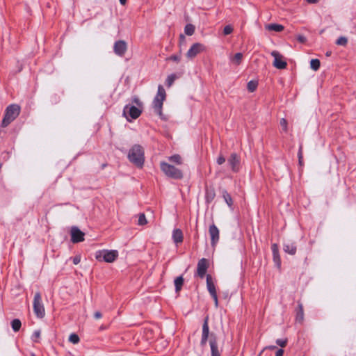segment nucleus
<instances>
[{"mask_svg":"<svg viewBox=\"0 0 356 356\" xmlns=\"http://www.w3.org/2000/svg\"><path fill=\"white\" fill-rule=\"evenodd\" d=\"M128 159L136 166L142 168L145 161L143 147L139 145H134L129 151Z\"/></svg>","mask_w":356,"mask_h":356,"instance_id":"f257e3e1","label":"nucleus"},{"mask_svg":"<svg viewBox=\"0 0 356 356\" xmlns=\"http://www.w3.org/2000/svg\"><path fill=\"white\" fill-rule=\"evenodd\" d=\"M166 97V93L164 88L162 85H159L157 94L154 98L152 106L154 112L159 115L161 118L163 116L162 108L163 102Z\"/></svg>","mask_w":356,"mask_h":356,"instance_id":"f03ea898","label":"nucleus"},{"mask_svg":"<svg viewBox=\"0 0 356 356\" xmlns=\"http://www.w3.org/2000/svg\"><path fill=\"white\" fill-rule=\"evenodd\" d=\"M20 107L17 104L9 105L6 111L3 118L1 126L6 127L8 126L19 114Z\"/></svg>","mask_w":356,"mask_h":356,"instance_id":"7ed1b4c3","label":"nucleus"},{"mask_svg":"<svg viewBox=\"0 0 356 356\" xmlns=\"http://www.w3.org/2000/svg\"><path fill=\"white\" fill-rule=\"evenodd\" d=\"M160 168L161 171L168 177L175 179H180L183 177V173L181 170L165 161L160 163Z\"/></svg>","mask_w":356,"mask_h":356,"instance_id":"20e7f679","label":"nucleus"},{"mask_svg":"<svg viewBox=\"0 0 356 356\" xmlns=\"http://www.w3.org/2000/svg\"><path fill=\"white\" fill-rule=\"evenodd\" d=\"M95 259L99 261L112 263L118 257V252L115 250H102L95 252Z\"/></svg>","mask_w":356,"mask_h":356,"instance_id":"39448f33","label":"nucleus"},{"mask_svg":"<svg viewBox=\"0 0 356 356\" xmlns=\"http://www.w3.org/2000/svg\"><path fill=\"white\" fill-rule=\"evenodd\" d=\"M33 307L34 314L38 318H42L44 316L45 310L40 292H36L34 295Z\"/></svg>","mask_w":356,"mask_h":356,"instance_id":"423d86ee","label":"nucleus"},{"mask_svg":"<svg viewBox=\"0 0 356 356\" xmlns=\"http://www.w3.org/2000/svg\"><path fill=\"white\" fill-rule=\"evenodd\" d=\"M142 113V110L135 106L126 105L123 108V115L128 121L137 119Z\"/></svg>","mask_w":356,"mask_h":356,"instance_id":"0eeeda50","label":"nucleus"},{"mask_svg":"<svg viewBox=\"0 0 356 356\" xmlns=\"http://www.w3.org/2000/svg\"><path fill=\"white\" fill-rule=\"evenodd\" d=\"M271 56L274 58L273 66L277 69H285L287 66L286 62L283 59V56L277 51H273Z\"/></svg>","mask_w":356,"mask_h":356,"instance_id":"6e6552de","label":"nucleus"},{"mask_svg":"<svg viewBox=\"0 0 356 356\" xmlns=\"http://www.w3.org/2000/svg\"><path fill=\"white\" fill-rule=\"evenodd\" d=\"M204 50L205 47L204 44L199 42L194 43L187 51L186 57L189 59H192Z\"/></svg>","mask_w":356,"mask_h":356,"instance_id":"1a4fd4ad","label":"nucleus"},{"mask_svg":"<svg viewBox=\"0 0 356 356\" xmlns=\"http://www.w3.org/2000/svg\"><path fill=\"white\" fill-rule=\"evenodd\" d=\"M228 164L232 172H238L241 168L240 156L236 153L231 154L229 158L228 159Z\"/></svg>","mask_w":356,"mask_h":356,"instance_id":"9d476101","label":"nucleus"},{"mask_svg":"<svg viewBox=\"0 0 356 356\" xmlns=\"http://www.w3.org/2000/svg\"><path fill=\"white\" fill-rule=\"evenodd\" d=\"M209 263L207 259L202 258L199 260L197 266V275L200 278H204L206 275Z\"/></svg>","mask_w":356,"mask_h":356,"instance_id":"9b49d317","label":"nucleus"},{"mask_svg":"<svg viewBox=\"0 0 356 356\" xmlns=\"http://www.w3.org/2000/svg\"><path fill=\"white\" fill-rule=\"evenodd\" d=\"M71 241L74 243H77L84 241V233L78 227H72L71 228Z\"/></svg>","mask_w":356,"mask_h":356,"instance_id":"f8f14e48","label":"nucleus"},{"mask_svg":"<svg viewBox=\"0 0 356 356\" xmlns=\"http://www.w3.org/2000/svg\"><path fill=\"white\" fill-rule=\"evenodd\" d=\"M127 45L124 40H118L114 43L113 51L119 56H123L127 51Z\"/></svg>","mask_w":356,"mask_h":356,"instance_id":"ddd939ff","label":"nucleus"},{"mask_svg":"<svg viewBox=\"0 0 356 356\" xmlns=\"http://www.w3.org/2000/svg\"><path fill=\"white\" fill-rule=\"evenodd\" d=\"M209 233L211 236V243L213 247H215L219 241V229L214 225L209 226Z\"/></svg>","mask_w":356,"mask_h":356,"instance_id":"4468645a","label":"nucleus"},{"mask_svg":"<svg viewBox=\"0 0 356 356\" xmlns=\"http://www.w3.org/2000/svg\"><path fill=\"white\" fill-rule=\"evenodd\" d=\"M271 250L273 252V261L275 262V266L277 268H280L281 266V259L279 254L278 245L276 243H273L271 246Z\"/></svg>","mask_w":356,"mask_h":356,"instance_id":"2eb2a0df","label":"nucleus"},{"mask_svg":"<svg viewBox=\"0 0 356 356\" xmlns=\"http://www.w3.org/2000/svg\"><path fill=\"white\" fill-rule=\"evenodd\" d=\"M283 250L285 252L293 255L296 252V245L293 241H286L284 243Z\"/></svg>","mask_w":356,"mask_h":356,"instance_id":"dca6fc26","label":"nucleus"},{"mask_svg":"<svg viewBox=\"0 0 356 356\" xmlns=\"http://www.w3.org/2000/svg\"><path fill=\"white\" fill-rule=\"evenodd\" d=\"M211 356H220V353L219 352L217 343V339L216 337H211L209 341Z\"/></svg>","mask_w":356,"mask_h":356,"instance_id":"f3484780","label":"nucleus"},{"mask_svg":"<svg viewBox=\"0 0 356 356\" xmlns=\"http://www.w3.org/2000/svg\"><path fill=\"white\" fill-rule=\"evenodd\" d=\"M207 288L211 296L217 294L215 284L210 275H207Z\"/></svg>","mask_w":356,"mask_h":356,"instance_id":"a211bd4d","label":"nucleus"},{"mask_svg":"<svg viewBox=\"0 0 356 356\" xmlns=\"http://www.w3.org/2000/svg\"><path fill=\"white\" fill-rule=\"evenodd\" d=\"M172 239L175 243H180L183 241V233L180 229H174Z\"/></svg>","mask_w":356,"mask_h":356,"instance_id":"6ab92c4d","label":"nucleus"},{"mask_svg":"<svg viewBox=\"0 0 356 356\" xmlns=\"http://www.w3.org/2000/svg\"><path fill=\"white\" fill-rule=\"evenodd\" d=\"M266 29L268 31L281 32L284 30V26L278 24H268L265 26Z\"/></svg>","mask_w":356,"mask_h":356,"instance_id":"aec40b11","label":"nucleus"},{"mask_svg":"<svg viewBox=\"0 0 356 356\" xmlns=\"http://www.w3.org/2000/svg\"><path fill=\"white\" fill-rule=\"evenodd\" d=\"M243 55L242 53H236L234 56L230 57L231 62L235 65H239L243 60Z\"/></svg>","mask_w":356,"mask_h":356,"instance_id":"412c9836","label":"nucleus"},{"mask_svg":"<svg viewBox=\"0 0 356 356\" xmlns=\"http://www.w3.org/2000/svg\"><path fill=\"white\" fill-rule=\"evenodd\" d=\"M222 195L228 207H232L233 204V200L230 194L226 190L223 189L222 190Z\"/></svg>","mask_w":356,"mask_h":356,"instance_id":"4be33fe9","label":"nucleus"},{"mask_svg":"<svg viewBox=\"0 0 356 356\" xmlns=\"http://www.w3.org/2000/svg\"><path fill=\"white\" fill-rule=\"evenodd\" d=\"M175 291L177 293H179V291L181 289V287L184 284V278L182 276L177 277L175 281Z\"/></svg>","mask_w":356,"mask_h":356,"instance_id":"5701e85b","label":"nucleus"},{"mask_svg":"<svg viewBox=\"0 0 356 356\" xmlns=\"http://www.w3.org/2000/svg\"><path fill=\"white\" fill-rule=\"evenodd\" d=\"M168 161L175 163H177L178 165H180L182 163V159L180 155L179 154H175L170 157H168Z\"/></svg>","mask_w":356,"mask_h":356,"instance_id":"b1692460","label":"nucleus"},{"mask_svg":"<svg viewBox=\"0 0 356 356\" xmlns=\"http://www.w3.org/2000/svg\"><path fill=\"white\" fill-rule=\"evenodd\" d=\"M209 325H208V318H207L204 320V322L203 325H202V336L209 337Z\"/></svg>","mask_w":356,"mask_h":356,"instance_id":"393cba45","label":"nucleus"},{"mask_svg":"<svg viewBox=\"0 0 356 356\" xmlns=\"http://www.w3.org/2000/svg\"><path fill=\"white\" fill-rule=\"evenodd\" d=\"M22 325V323L19 319H14L11 322V326L14 332H17L19 330Z\"/></svg>","mask_w":356,"mask_h":356,"instance_id":"a878e982","label":"nucleus"},{"mask_svg":"<svg viewBox=\"0 0 356 356\" xmlns=\"http://www.w3.org/2000/svg\"><path fill=\"white\" fill-rule=\"evenodd\" d=\"M321 65L320 60L318 59H312L310 61V67L311 68L314 70L317 71Z\"/></svg>","mask_w":356,"mask_h":356,"instance_id":"bb28decb","label":"nucleus"},{"mask_svg":"<svg viewBox=\"0 0 356 356\" xmlns=\"http://www.w3.org/2000/svg\"><path fill=\"white\" fill-rule=\"evenodd\" d=\"M195 31V26L193 24H188L184 28V32L187 35H192Z\"/></svg>","mask_w":356,"mask_h":356,"instance_id":"cd10ccee","label":"nucleus"},{"mask_svg":"<svg viewBox=\"0 0 356 356\" xmlns=\"http://www.w3.org/2000/svg\"><path fill=\"white\" fill-rule=\"evenodd\" d=\"M257 86H258V83L257 81H250L248 83V90L252 92H254L257 88Z\"/></svg>","mask_w":356,"mask_h":356,"instance_id":"c85d7f7f","label":"nucleus"},{"mask_svg":"<svg viewBox=\"0 0 356 356\" xmlns=\"http://www.w3.org/2000/svg\"><path fill=\"white\" fill-rule=\"evenodd\" d=\"M175 79V74H172L169 75L165 80V85L167 86V87L170 88L173 84Z\"/></svg>","mask_w":356,"mask_h":356,"instance_id":"c756f323","label":"nucleus"},{"mask_svg":"<svg viewBox=\"0 0 356 356\" xmlns=\"http://www.w3.org/2000/svg\"><path fill=\"white\" fill-rule=\"evenodd\" d=\"M79 341H80L79 337L75 333L71 334L69 337V341L73 344L78 343L79 342Z\"/></svg>","mask_w":356,"mask_h":356,"instance_id":"7c9ffc66","label":"nucleus"},{"mask_svg":"<svg viewBox=\"0 0 356 356\" xmlns=\"http://www.w3.org/2000/svg\"><path fill=\"white\" fill-rule=\"evenodd\" d=\"M347 43H348V39L346 37H344V36L339 37L336 41V44L339 45V46H346L347 44Z\"/></svg>","mask_w":356,"mask_h":356,"instance_id":"2f4dec72","label":"nucleus"},{"mask_svg":"<svg viewBox=\"0 0 356 356\" xmlns=\"http://www.w3.org/2000/svg\"><path fill=\"white\" fill-rule=\"evenodd\" d=\"M298 308H299V311L297 313V320L299 321H302V319H303V307H302V305L301 303H298Z\"/></svg>","mask_w":356,"mask_h":356,"instance_id":"473e14b6","label":"nucleus"},{"mask_svg":"<svg viewBox=\"0 0 356 356\" xmlns=\"http://www.w3.org/2000/svg\"><path fill=\"white\" fill-rule=\"evenodd\" d=\"M298 161H299L300 165H303V156H302V145H300V147H299V150H298Z\"/></svg>","mask_w":356,"mask_h":356,"instance_id":"72a5a7b5","label":"nucleus"},{"mask_svg":"<svg viewBox=\"0 0 356 356\" xmlns=\"http://www.w3.org/2000/svg\"><path fill=\"white\" fill-rule=\"evenodd\" d=\"M147 223V220L144 213H140L138 218V225H144Z\"/></svg>","mask_w":356,"mask_h":356,"instance_id":"f704fd0d","label":"nucleus"},{"mask_svg":"<svg viewBox=\"0 0 356 356\" xmlns=\"http://www.w3.org/2000/svg\"><path fill=\"white\" fill-rule=\"evenodd\" d=\"M40 330H35L32 335V340L34 342H38V339L40 338Z\"/></svg>","mask_w":356,"mask_h":356,"instance_id":"c9c22d12","label":"nucleus"},{"mask_svg":"<svg viewBox=\"0 0 356 356\" xmlns=\"http://www.w3.org/2000/svg\"><path fill=\"white\" fill-rule=\"evenodd\" d=\"M233 31V27L231 25H227L224 27L223 33L225 35H229Z\"/></svg>","mask_w":356,"mask_h":356,"instance_id":"e433bc0d","label":"nucleus"},{"mask_svg":"<svg viewBox=\"0 0 356 356\" xmlns=\"http://www.w3.org/2000/svg\"><path fill=\"white\" fill-rule=\"evenodd\" d=\"M280 126L284 131H287V121L284 118L280 120Z\"/></svg>","mask_w":356,"mask_h":356,"instance_id":"4c0bfd02","label":"nucleus"},{"mask_svg":"<svg viewBox=\"0 0 356 356\" xmlns=\"http://www.w3.org/2000/svg\"><path fill=\"white\" fill-rule=\"evenodd\" d=\"M132 102L136 104L137 106H138V108H141L143 107V103L139 99L138 97H134L133 99H132Z\"/></svg>","mask_w":356,"mask_h":356,"instance_id":"58836bf2","label":"nucleus"},{"mask_svg":"<svg viewBox=\"0 0 356 356\" xmlns=\"http://www.w3.org/2000/svg\"><path fill=\"white\" fill-rule=\"evenodd\" d=\"M286 343H287V340L286 339H277L276 340V343L281 346V347H285L286 345Z\"/></svg>","mask_w":356,"mask_h":356,"instance_id":"ea45409f","label":"nucleus"},{"mask_svg":"<svg viewBox=\"0 0 356 356\" xmlns=\"http://www.w3.org/2000/svg\"><path fill=\"white\" fill-rule=\"evenodd\" d=\"M218 165H222L225 162V158L222 155H220L216 161Z\"/></svg>","mask_w":356,"mask_h":356,"instance_id":"a19ab883","label":"nucleus"},{"mask_svg":"<svg viewBox=\"0 0 356 356\" xmlns=\"http://www.w3.org/2000/svg\"><path fill=\"white\" fill-rule=\"evenodd\" d=\"M72 261L74 265H77L81 261V256L80 255H76L72 258Z\"/></svg>","mask_w":356,"mask_h":356,"instance_id":"79ce46f5","label":"nucleus"},{"mask_svg":"<svg viewBox=\"0 0 356 356\" xmlns=\"http://www.w3.org/2000/svg\"><path fill=\"white\" fill-rule=\"evenodd\" d=\"M168 59L178 63L180 61V56L178 55H172Z\"/></svg>","mask_w":356,"mask_h":356,"instance_id":"37998d69","label":"nucleus"},{"mask_svg":"<svg viewBox=\"0 0 356 356\" xmlns=\"http://www.w3.org/2000/svg\"><path fill=\"white\" fill-rule=\"evenodd\" d=\"M297 40L298 42H300L301 43H305L307 40L306 38L302 35H298L297 36Z\"/></svg>","mask_w":356,"mask_h":356,"instance_id":"c03bdc74","label":"nucleus"},{"mask_svg":"<svg viewBox=\"0 0 356 356\" xmlns=\"http://www.w3.org/2000/svg\"><path fill=\"white\" fill-rule=\"evenodd\" d=\"M212 298L213 299L215 307L217 308L218 307V296L217 294H215L214 296H211Z\"/></svg>","mask_w":356,"mask_h":356,"instance_id":"a18cd8bd","label":"nucleus"},{"mask_svg":"<svg viewBox=\"0 0 356 356\" xmlns=\"http://www.w3.org/2000/svg\"><path fill=\"white\" fill-rule=\"evenodd\" d=\"M207 339H208L207 337L202 336L201 342H200L201 345L204 346L207 343Z\"/></svg>","mask_w":356,"mask_h":356,"instance_id":"49530a36","label":"nucleus"},{"mask_svg":"<svg viewBox=\"0 0 356 356\" xmlns=\"http://www.w3.org/2000/svg\"><path fill=\"white\" fill-rule=\"evenodd\" d=\"M102 316V314L100 312H95L94 314V317L96 318V319H99V318H101Z\"/></svg>","mask_w":356,"mask_h":356,"instance_id":"de8ad7c7","label":"nucleus"},{"mask_svg":"<svg viewBox=\"0 0 356 356\" xmlns=\"http://www.w3.org/2000/svg\"><path fill=\"white\" fill-rule=\"evenodd\" d=\"M284 350L282 349H279L277 350L275 353V356H283Z\"/></svg>","mask_w":356,"mask_h":356,"instance_id":"09e8293b","label":"nucleus"},{"mask_svg":"<svg viewBox=\"0 0 356 356\" xmlns=\"http://www.w3.org/2000/svg\"><path fill=\"white\" fill-rule=\"evenodd\" d=\"M319 0H307V1L309 3H317Z\"/></svg>","mask_w":356,"mask_h":356,"instance_id":"8fccbe9b","label":"nucleus"},{"mask_svg":"<svg viewBox=\"0 0 356 356\" xmlns=\"http://www.w3.org/2000/svg\"><path fill=\"white\" fill-rule=\"evenodd\" d=\"M119 1H120V3L122 5H124L126 3V1H127V0H119Z\"/></svg>","mask_w":356,"mask_h":356,"instance_id":"3c124183","label":"nucleus"},{"mask_svg":"<svg viewBox=\"0 0 356 356\" xmlns=\"http://www.w3.org/2000/svg\"><path fill=\"white\" fill-rule=\"evenodd\" d=\"M331 55V51H327L326 53V56H330Z\"/></svg>","mask_w":356,"mask_h":356,"instance_id":"603ef678","label":"nucleus"},{"mask_svg":"<svg viewBox=\"0 0 356 356\" xmlns=\"http://www.w3.org/2000/svg\"><path fill=\"white\" fill-rule=\"evenodd\" d=\"M30 356H36L33 353H31Z\"/></svg>","mask_w":356,"mask_h":356,"instance_id":"864d4df0","label":"nucleus"},{"mask_svg":"<svg viewBox=\"0 0 356 356\" xmlns=\"http://www.w3.org/2000/svg\"><path fill=\"white\" fill-rule=\"evenodd\" d=\"M180 38H182V39H184V38H184V36L183 35H181Z\"/></svg>","mask_w":356,"mask_h":356,"instance_id":"5fc2aeb1","label":"nucleus"}]
</instances>
